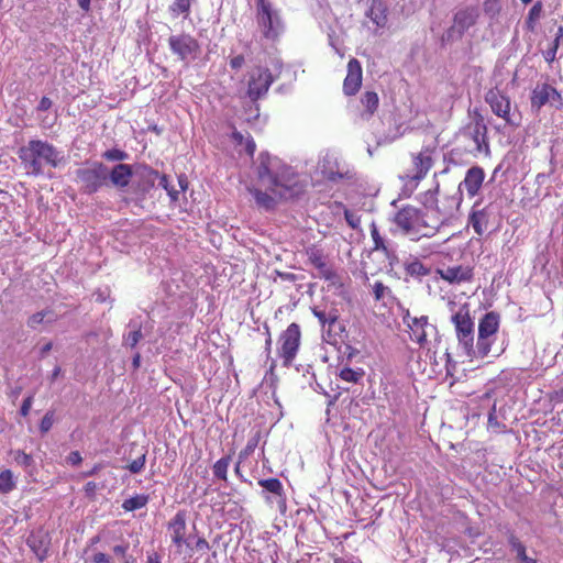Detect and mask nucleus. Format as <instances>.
Returning <instances> with one entry per match:
<instances>
[{"label": "nucleus", "instance_id": "obj_1", "mask_svg": "<svg viewBox=\"0 0 563 563\" xmlns=\"http://www.w3.org/2000/svg\"><path fill=\"white\" fill-rule=\"evenodd\" d=\"M439 189L440 184L437 181L433 189L423 194L421 202L424 209L407 205L396 212L394 223L410 240L418 241L422 238H431L443 224L444 220L439 216V210L432 208L437 202Z\"/></svg>", "mask_w": 563, "mask_h": 563}, {"label": "nucleus", "instance_id": "obj_2", "mask_svg": "<svg viewBox=\"0 0 563 563\" xmlns=\"http://www.w3.org/2000/svg\"><path fill=\"white\" fill-rule=\"evenodd\" d=\"M257 175L260 180L267 186L269 191L279 199L291 198L294 192L292 179L288 176L289 168L284 166L277 157L268 154H260Z\"/></svg>", "mask_w": 563, "mask_h": 563}, {"label": "nucleus", "instance_id": "obj_3", "mask_svg": "<svg viewBox=\"0 0 563 563\" xmlns=\"http://www.w3.org/2000/svg\"><path fill=\"white\" fill-rule=\"evenodd\" d=\"M18 155L27 173L33 176L43 174V163L57 167L60 162L56 148L48 142L41 140L29 141L25 146L20 147Z\"/></svg>", "mask_w": 563, "mask_h": 563}, {"label": "nucleus", "instance_id": "obj_4", "mask_svg": "<svg viewBox=\"0 0 563 563\" xmlns=\"http://www.w3.org/2000/svg\"><path fill=\"white\" fill-rule=\"evenodd\" d=\"M433 155L434 150L429 146L423 147L418 153H411V167L400 176L406 188H409L411 191L418 188L421 180L427 177L434 165Z\"/></svg>", "mask_w": 563, "mask_h": 563}, {"label": "nucleus", "instance_id": "obj_5", "mask_svg": "<svg viewBox=\"0 0 563 563\" xmlns=\"http://www.w3.org/2000/svg\"><path fill=\"white\" fill-rule=\"evenodd\" d=\"M451 322L454 325L459 344L463 346L467 355H475V324L467 302L457 307L451 316Z\"/></svg>", "mask_w": 563, "mask_h": 563}, {"label": "nucleus", "instance_id": "obj_6", "mask_svg": "<svg viewBox=\"0 0 563 563\" xmlns=\"http://www.w3.org/2000/svg\"><path fill=\"white\" fill-rule=\"evenodd\" d=\"M500 327V314L496 311L486 312L478 321V333L475 354L478 357H486L493 344L496 342V335Z\"/></svg>", "mask_w": 563, "mask_h": 563}, {"label": "nucleus", "instance_id": "obj_7", "mask_svg": "<svg viewBox=\"0 0 563 563\" xmlns=\"http://www.w3.org/2000/svg\"><path fill=\"white\" fill-rule=\"evenodd\" d=\"M277 354L283 360V366L289 367L296 360L301 345V329L296 322L290 323L278 336Z\"/></svg>", "mask_w": 563, "mask_h": 563}, {"label": "nucleus", "instance_id": "obj_8", "mask_svg": "<svg viewBox=\"0 0 563 563\" xmlns=\"http://www.w3.org/2000/svg\"><path fill=\"white\" fill-rule=\"evenodd\" d=\"M479 18L477 7L467 5L460 8L453 15L451 26L445 31L442 41L454 42L463 37L465 32L473 27Z\"/></svg>", "mask_w": 563, "mask_h": 563}, {"label": "nucleus", "instance_id": "obj_9", "mask_svg": "<svg viewBox=\"0 0 563 563\" xmlns=\"http://www.w3.org/2000/svg\"><path fill=\"white\" fill-rule=\"evenodd\" d=\"M256 21L266 40L275 41L279 36L282 22L267 0H257Z\"/></svg>", "mask_w": 563, "mask_h": 563}, {"label": "nucleus", "instance_id": "obj_10", "mask_svg": "<svg viewBox=\"0 0 563 563\" xmlns=\"http://www.w3.org/2000/svg\"><path fill=\"white\" fill-rule=\"evenodd\" d=\"M308 263L318 271V276L333 285L340 283V277L333 266L329 263L328 255L318 244H311L305 249Z\"/></svg>", "mask_w": 563, "mask_h": 563}, {"label": "nucleus", "instance_id": "obj_11", "mask_svg": "<svg viewBox=\"0 0 563 563\" xmlns=\"http://www.w3.org/2000/svg\"><path fill=\"white\" fill-rule=\"evenodd\" d=\"M76 176L84 191L93 194L107 184L108 168L102 163L96 162L89 167L79 168Z\"/></svg>", "mask_w": 563, "mask_h": 563}, {"label": "nucleus", "instance_id": "obj_12", "mask_svg": "<svg viewBox=\"0 0 563 563\" xmlns=\"http://www.w3.org/2000/svg\"><path fill=\"white\" fill-rule=\"evenodd\" d=\"M404 323L407 325L410 340L421 349L427 346L428 336L437 332V327L429 322L427 316L416 317L407 312L404 316Z\"/></svg>", "mask_w": 563, "mask_h": 563}, {"label": "nucleus", "instance_id": "obj_13", "mask_svg": "<svg viewBox=\"0 0 563 563\" xmlns=\"http://www.w3.org/2000/svg\"><path fill=\"white\" fill-rule=\"evenodd\" d=\"M485 101L489 104L493 113L505 120L508 125L519 126L520 122L514 120L511 115V100L501 90L498 88L489 89L485 95Z\"/></svg>", "mask_w": 563, "mask_h": 563}, {"label": "nucleus", "instance_id": "obj_14", "mask_svg": "<svg viewBox=\"0 0 563 563\" xmlns=\"http://www.w3.org/2000/svg\"><path fill=\"white\" fill-rule=\"evenodd\" d=\"M167 530L170 536L172 543L176 548L178 554L184 553V545L186 543L187 534V515L185 510H179L169 520Z\"/></svg>", "mask_w": 563, "mask_h": 563}, {"label": "nucleus", "instance_id": "obj_15", "mask_svg": "<svg viewBox=\"0 0 563 563\" xmlns=\"http://www.w3.org/2000/svg\"><path fill=\"white\" fill-rule=\"evenodd\" d=\"M168 44L170 51L181 60L195 57L200 48L198 41L189 34L172 35Z\"/></svg>", "mask_w": 563, "mask_h": 563}, {"label": "nucleus", "instance_id": "obj_16", "mask_svg": "<svg viewBox=\"0 0 563 563\" xmlns=\"http://www.w3.org/2000/svg\"><path fill=\"white\" fill-rule=\"evenodd\" d=\"M437 275L450 285L472 283L474 280V267L465 264L448 266L438 268Z\"/></svg>", "mask_w": 563, "mask_h": 563}, {"label": "nucleus", "instance_id": "obj_17", "mask_svg": "<svg viewBox=\"0 0 563 563\" xmlns=\"http://www.w3.org/2000/svg\"><path fill=\"white\" fill-rule=\"evenodd\" d=\"M273 81L274 78L271 70L268 68L258 67L249 81L247 93L250 98L253 100L260 99L268 91Z\"/></svg>", "mask_w": 563, "mask_h": 563}, {"label": "nucleus", "instance_id": "obj_18", "mask_svg": "<svg viewBox=\"0 0 563 563\" xmlns=\"http://www.w3.org/2000/svg\"><path fill=\"white\" fill-rule=\"evenodd\" d=\"M363 80V70L361 63L356 58H351L347 63V74L343 81V92L346 96H354L358 92Z\"/></svg>", "mask_w": 563, "mask_h": 563}, {"label": "nucleus", "instance_id": "obj_19", "mask_svg": "<svg viewBox=\"0 0 563 563\" xmlns=\"http://www.w3.org/2000/svg\"><path fill=\"white\" fill-rule=\"evenodd\" d=\"M467 134L475 144L478 153H488L489 144L487 140V126L484 120L478 115L473 123L467 126Z\"/></svg>", "mask_w": 563, "mask_h": 563}, {"label": "nucleus", "instance_id": "obj_20", "mask_svg": "<svg viewBox=\"0 0 563 563\" xmlns=\"http://www.w3.org/2000/svg\"><path fill=\"white\" fill-rule=\"evenodd\" d=\"M485 179V172L481 166H473L467 169L462 186L465 188L470 198L478 195Z\"/></svg>", "mask_w": 563, "mask_h": 563}, {"label": "nucleus", "instance_id": "obj_21", "mask_svg": "<svg viewBox=\"0 0 563 563\" xmlns=\"http://www.w3.org/2000/svg\"><path fill=\"white\" fill-rule=\"evenodd\" d=\"M26 543L40 562H43L48 556L51 539L47 533L41 530L32 532Z\"/></svg>", "mask_w": 563, "mask_h": 563}, {"label": "nucleus", "instance_id": "obj_22", "mask_svg": "<svg viewBox=\"0 0 563 563\" xmlns=\"http://www.w3.org/2000/svg\"><path fill=\"white\" fill-rule=\"evenodd\" d=\"M490 216L492 211L489 206L482 209L473 208L468 218V223L477 235L482 236L487 231Z\"/></svg>", "mask_w": 563, "mask_h": 563}, {"label": "nucleus", "instance_id": "obj_23", "mask_svg": "<svg viewBox=\"0 0 563 563\" xmlns=\"http://www.w3.org/2000/svg\"><path fill=\"white\" fill-rule=\"evenodd\" d=\"M133 176V170L131 165L120 163L115 165L110 173H108V179H110L111 184L117 188H125L129 186L131 178Z\"/></svg>", "mask_w": 563, "mask_h": 563}, {"label": "nucleus", "instance_id": "obj_24", "mask_svg": "<svg viewBox=\"0 0 563 563\" xmlns=\"http://www.w3.org/2000/svg\"><path fill=\"white\" fill-rule=\"evenodd\" d=\"M550 92H554V87L549 84L538 85L531 93V107L536 110H540L550 101Z\"/></svg>", "mask_w": 563, "mask_h": 563}, {"label": "nucleus", "instance_id": "obj_25", "mask_svg": "<svg viewBox=\"0 0 563 563\" xmlns=\"http://www.w3.org/2000/svg\"><path fill=\"white\" fill-rule=\"evenodd\" d=\"M262 439V430L260 428L253 427L251 429V437L243 450L239 453V464L247 460L257 448L260 441Z\"/></svg>", "mask_w": 563, "mask_h": 563}, {"label": "nucleus", "instance_id": "obj_26", "mask_svg": "<svg viewBox=\"0 0 563 563\" xmlns=\"http://www.w3.org/2000/svg\"><path fill=\"white\" fill-rule=\"evenodd\" d=\"M313 316L319 320L322 328L325 325L329 327V331L339 321V311L336 309H331L328 312L320 310L318 307H313L311 309Z\"/></svg>", "mask_w": 563, "mask_h": 563}, {"label": "nucleus", "instance_id": "obj_27", "mask_svg": "<svg viewBox=\"0 0 563 563\" xmlns=\"http://www.w3.org/2000/svg\"><path fill=\"white\" fill-rule=\"evenodd\" d=\"M137 174L142 181V184L140 186L142 187L143 191H148L151 188H153L155 185V181L159 177V173L148 166H142L140 168V170L137 172Z\"/></svg>", "mask_w": 563, "mask_h": 563}, {"label": "nucleus", "instance_id": "obj_28", "mask_svg": "<svg viewBox=\"0 0 563 563\" xmlns=\"http://www.w3.org/2000/svg\"><path fill=\"white\" fill-rule=\"evenodd\" d=\"M405 273L411 277L420 278L430 274V268L427 267L420 260L415 258L404 265Z\"/></svg>", "mask_w": 563, "mask_h": 563}, {"label": "nucleus", "instance_id": "obj_29", "mask_svg": "<svg viewBox=\"0 0 563 563\" xmlns=\"http://www.w3.org/2000/svg\"><path fill=\"white\" fill-rule=\"evenodd\" d=\"M338 376L346 383L358 384L365 376V371L362 367L351 368L343 366Z\"/></svg>", "mask_w": 563, "mask_h": 563}, {"label": "nucleus", "instance_id": "obj_30", "mask_svg": "<svg viewBox=\"0 0 563 563\" xmlns=\"http://www.w3.org/2000/svg\"><path fill=\"white\" fill-rule=\"evenodd\" d=\"M563 38V26L560 25L556 30L554 40L550 43L549 47L543 51V57L548 64H552L556 58V53L560 46V43Z\"/></svg>", "mask_w": 563, "mask_h": 563}, {"label": "nucleus", "instance_id": "obj_31", "mask_svg": "<svg viewBox=\"0 0 563 563\" xmlns=\"http://www.w3.org/2000/svg\"><path fill=\"white\" fill-rule=\"evenodd\" d=\"M543 11V4L541 1H537L530 8L527 19H526V27L528 31L533 32L536 30L537 23L540 20Z\"/></svg>", "mask_w": 563, "mask_h": 563}, {"label": "nucleus", "instance_id": "obj_32", "mask_svg": "<svg viewBox=\"0 0 563 563\" xmlns=\"http://www.w3.org/2000/svg\"><path fill=\"white\" fill-rule=\"evenodd\" d=\"M361 103L365 108L366 114L372 117L379 104L378 95L375 91H366L361 98Z\"/></svg>", "mask_w": 563, "mask_h": 563}, {"label": "nucleus", "instance_id": "obj_33", "mask_svg": "<svg viewBox=\"0 0 563 563\" xmlns=\"http://www.w3.org/2000/svg\"><path fill=\"white\" fill-rule=\"evenodd\" d=\"M232 456L228 454L220 460H218L212 467L214 477L227 482L228 481V468L230 466Z\"/></svg>", "mask_w": 563, "mask_h": 563}, {"label": "nucleus", "instance_id": "obj_34", "mask_svg": "<svg viewBox=\"0 0 563 563\" xmlns=\"http://www.w3.org/2000/svg\"><path fill=\"white\" fill-rule=\"evenodd\" d=\"M258 207L271 210L275 207V198L260 189H250Z\"/></svg>", "mask_w": 563, "mask_h": 563}, {"label": "nucleus", "instance_id": "obj_35", "mask_svg": "<svg viewBox=\"0 0 563 563\" xmlns=\"http://www.w3.org/2000/svg\"><path fill=\"white\" fill-rule=\"evenodd\" d=\"M258 485L278 497L284 496V487L278 478L272 477L266 479H260Z\"/></svg>", "mask_w": 563, "mask_h": 563}, {"label": "nucleus", "instance_id": "obj_36", "mask_svg": "<svg viewBox=\"0 0 563 563\" xmlns=\"http://www.w3.org/2000/svg\"><path fill=\"white\" fill-rule=\"evenodd\" d=\"M508 543L511 550L517 553V559L519 561L523 562L529 558L527 555L526 545L518 539V537L514 532L509 533Z\"/></svg>", "mask_w": 563, "mask_h": 563}, {"label": "nucleus", "instance_id": "obj_37", "mask_svg": "<svg viewBox=\"0 0 563 563\" xmlns=\"http://www.w3.org/2000/svg\"><path fill=\"white\" fill-rule=\"evenodd\" d=\"M192 1L194 0H175L169 7V11L174 16L183 14L186 19L189 16Z\"/></svg>", "mask_w": 563, "mask_h": 563}, {"label": "nucleus", "instance_id": "obj_38", "mask_svg": "<svg viewBox=\"0 0 563 563\" xmlns=\"http://www.w3.org/2000/svg\"><path fill=\"white\" fill-rule=\"evenodd\" d=\"M15 488V481L13 473L10 470H3L0 472V493L9 494Z\"/></svg>", "mask_w": 563, "mask_h": 563}, {"label": "nucleus", "instance_id": "obj_39", "mask_svg": "<svg viewBox=\"0 0 563 563\" xmlns=\"http://www.w3.org/2000/svg\"><path fill=\"white\" fill-rule=\"evenodd\" d=\"M148 501V497L145 495H136L128 498L123 501L122 507L126 511H133L143 508Z\"/></svg>", "mask_w": 563, "mask_h": 563}, {"label": "nucleus", "instance_id": "obj_40", "mask_svg": "<svg viewBox=\"0 0 563 563\" xmlns=\"http://www.w3.org/2000/svg\"><path fill=\"white\" fill-rule=\"evenodd\" d=\"M371 236L373 239V243H374V247L373 249L375 251H382L384 253L388 252V247L385 244L384 239L380 236L379 231H378V229H377L375 223L371 224Z\"/></svg>", "mask_w": 563, "mask_h": 563}, {"label": "nucleus", "instance_id": "obj_41", "mask_svg": "<svg viewBox=\"0 0 563 563\" xmlns=\"http://www.w3.org/2000/svg\"><path fill=\"white\" fill-rule=\"evenodd\" d=\"M112 552L117 556H121L123 559L122 563H136V559L133 555L128 554V552H129L128 543H120V544L114 545L112 548Z\"/></svg>", "mask_w": 563, "mask_h": 563}, {"label": "nucleus", "instance_id": "obj_42", "mask_svg": "<svg viewBox=\"0 0 563 563\" xmlns=\"http://www.w3.org/2000/svg\"><path fill=\"white\" fill-rule=\"evenodd\" d=\"M11 454L13 455L14 462L18 465H21L23 467H30L34 460L31 454L25 453L22 450L11 451Z\"/></svg>", "mask_w": 563, "mask_h": 563}, {"label": "nucleus", "instance_id": "obj_43", "mask_svg": "<svg viewBox=\"0 0 563 563\" xmlns=\"http://www.w3.org/2000/svg\"><path fill=\"white\" fill-rule=\"evenodd\" d=\"M483 10L485 14L494 18L500 13V0H484Z\"/></svg>", "mask_w": 563, "mask_h": 563}, {"label": "nucleus", "instance_id": "obj_44", "mask_svg": "<svg viewBox=\"0 0 563 563\" xmlns=\"http://www.w3.org/2000/svg\"><path fill=\"white\" fill-rule=\"evenodd\" d=\"M86 563H113L110 554L93 550L91 555L86 560Z\"/></svg>", "mask_w": 563, "mask_h": 563}, {"label": "nucleus", "instance_id": "obj_45", "mask_svg": "<svg viewBox=\"0 0 563 563\" xmlns=\"http://www.w3.org/2000/svg\"><path fill=\"white\" fill-rule=\"evenodd\" d=\"M102 157L106 158L107 161H111V162H114V161L121 162L128 157V154L122 150L112 148V150L106 151L102 154Z\"/></svg>", "mask_w": 563, "mask_h": 563}, {"label": "nucleus", "instance_id": "obj_46", "mask_svg": "<svg viewBox=\"0 0 563 563\" xmlns=\"http://www.w3.org/2000/svg\"><path fill=\"white\" fill-rule=\"evenodd\" d=\"M145 462H146V454L143 453L141 454L137 459L133 460L131 463H129L126 465V468L132 473V474H137L140 473L144 466H145Z\"/></svg>", "mask_w": 563, "mask_h": 563}, {"label": "nucleus", "instance_id": "obj_47", "mask_svg": "<svg viewBox=\"0 0 563 563\" xmlns=\"http://www.w3.org/2000/svg\"><path fill=\"white\" fill-rule=\"evenodd\" d=\"M53 313L52 310H43V311H38L36 313H33L29 319H27V325L32 329H35L38 324H41L43 321H44V318L48 314Z\"/></svg>", "mask_w": 563, "mask_h": 563}, {"label": "nucleus", "instance_id": "obj_48", "mask_svg": "<svg viewBox=\"0 0 563 563\" xmlns=\"http://www.w3.org/2000/svg\"><path fill=\"white\" fill-rule=\"evenodd\" d=\"M53 423H54V411L53 410H48L44 415V417L42 418V420L40 422V431L43 434L47 433L52 429Z\"/></svg>", "mask_w": 563, "mask_h": 563}, {"label": "nucleus", "instance_id": "obj_49", "mask_svg": "<svg viewBox=\"0 0 563 563\" xmlns=\"http://www.w3.org/2000/svg\"><path fill=\"white\" fill-rule=\"evenodd\" d=\"M157 180L158 185L168 192L172 200H177L178 191L175 190L173 187H169L168 177L165 174H159Z\"/></svg>", "mask_w": 563, "mask_h": 563}, {"label": "nucleus", "instance_id": "obj_50", "mask_svg": "<svg viewBox=\"0 0 563 563\" xmlns=\"http://www.w3.org/2000/svg\"><path fill=\"white\" fill-rule=\"evenodd\" d=\"M210 550V544L203 537H197L195 539V552H198L200 554L206 553Z\"/></svg>", "mask_w": 563, "mask_h": 563}, {"label": "nucleus", "instance_id": "obj_51", "mask_svg": "<svg viewBox=\"0 0 563 563\" xmlns=\"http://www.w3.org/2000/svg\"><path fill=\"white\" fill-rule=\"evenodd\" d=\"M33 399H34V394H30L27 397H25V399L23 400L22 405H21V408H20V415L22 417H27L30 411H31V408H32V405H33Z\"/></svg>", "mask_w": 563, "mask_h": 563}, {"label": "nucleus", "instance_id": "obj_52", "mask_svg": "<svg viewBox=\"0 0 563 563\" xmlns=\"http://www.w3.org/2000/svg\"><path fill=\"white\" fill-rule=\"evenodd\" d=\"M142 339L141 327H137L134 331L128 334L126 341L131 347H135Z\"/></svg>", "mask_w": 563, "mask_h": 563}, {"label": "nucleus", "instance_id": "obj_53", "mask_svg": "<svg viewBox=\"0 0 563 563\" xmlns=\"http://www.w3.org/2000/svg\"><path fill=\"white\" fill-rule=\"evenodd\" d=\"M344 218L352 229H356L360 225V217L347 209L344 210Z\"/></svg>", "mask_w": 563, "mask_h": 563}, {"label": "nucleus", "instance_id": "obj_54", "mask_svg": "<svg viewBox=\"0 0 563 563\" xmlns=\"http://www.w3.org/2000/svg\"><path fill=\"white\" fill-rule=\"evenodd\" d=\"M373 14H374V7L371 8L368 16H371V19L377 26L383 27L386 25L387 15L385 14V11H383L380 14H376L375 16H373Z\"/></svg>", "mask_w": 563, "mask_h": 563}, {"label": "nucleus", "instance_id": "obj_55", "mask_svg": "<svg viewBox=\"0 0 563 563\" xmlns=\"http://www.w3.org/2000/svg\"><path fill=\"white\" fill-rule=\"evenodd\" d=\"M386 290H388V288L382 282H376L373 285V294H374L375 300H377V301L382 300L384 298Z\"/></svg>", "mask_w": 563, "mask_h": 563}, {"label": "nucleus", "instance_id": "obj_56", "mask_svg": "<svg viewBox=\"0 0 563 563\" xmlns=\"http://www.w3.org/2000/svg\"><path fill=\"white\" fill-rule=\"evenodd\" d=\"M191 536L186 537V543L184 545V559H191L195 553V544L191 545Z\"/></svg>", "mask_w": 563, "mask_h": 563}, {"label": "nucleus", "instance_id": "obj_57", "mask_svg": "<svg viewBox=\"0 0 563 563\" xmlns=\"http://www.w3.org/2000/svg\"><path fill=\"white\" fill-rule=\"evenodd\" d=\"M244 145L246 154L252 157L255 153L256 144L250 134L246 136Z\"/></svg>", "mask_w": 563, "mask_h": 563}, {"label": "nucleus", "instance_id": "obj_58", "mask_svg": "<svg viewBox=\"0 0 563 563\" xmlns=\"http://www.w3.org/2000/svg\"><path fill=\"white\" fill-rule=\"evenodd\" d=\"M245 63V58L242 54L236 55L230 59V67L232 69H240Z\"/></svg>", "mask_w": 563, "mask_h": 563}, {"label": "nucleus", "instance_id": "obj_59", "mask_svg": "<svg viewBox=\"0 0 563 563\" xmlns=\"http://www.w3.org/2000/svg\"><path fill=\"white\" fill-rule=\"evenodd\" d=\"M52 107V100L48 97H42L38 102L37 110L38 111H47Z\"/></svg>", "mask_w": 563, "mask_h": 563}, {"label": "nucleus", "instance_id": "obj_60", "mask_svg": "<svg viewBox=\"0 0 563 563\" xmlns=\"http://www.w3.org/2000/svg\"><path fill=\"white\" fill-rule=\"evenodd\" d=\"M231 139L238 145H242L245 143L246 137L239 131H233L231 134Z\"/></svg>", "mask_w": 563, "mask_h": 563}, {"label": "nucleus", "instance_id": "obj_61", "mask_svg": "<svg viewBox=\"0 0 563 563\" xmlns=\"http://www.w3.org/2000/svg\"><path fill=\"white\" fill-rule=\"evenodd\" d=\"M68 461L69 463H71L73 465H78L81 463L82 459H81V455L78 451H73L70 452V454L68 455Z\"/></svg>", "mask_w": 563, "mask_h": 563}, {"label": "nucleus", "instance_id": "obj_62", "mask_svg": "<svg viewBox=\"0 0 563 563\" xmlns=\"http://www.w3.org/2000/svg\"><path fill=\"white\" fill-rule=\"evenodd\" d=\"M146 563H161V555L155 551L147 553Z\"/></svg>", "mask_w": 563, "mask_h": 563}, {"label": "nucleus", "instance_id": "obj_63", "mask_svg": "<svg viewBox=\"0 0 563 563\" xmlns=\"http://www.w3.org/2000/svg\"><path fill=\"white\" fill-rule=\"evenodd\" d=\"M84 489H85L87 495H92V494H95V492L97 489V484L95 482H88L85 485Z\"/></svg>", "mask_w": 563, "mask_h": 563}, {"label": "nucleus", "instance_id": "obj_64", "mask_svg": "<svg viewBox=\"0 0 563 563\" xmlns=\"http://www.w3.org/2000/svg\"><path fill=\"white\" fill-rule=\"evenodd\" d=\"M100 541H101V537H100L99 534L93 536V537L89 540V544H88V547H87V549H86V552H88V551H91V552H92V551H93V550H92V547H93V545H96L97 543H99Z\"/></svg>", "mask_w": 563, "mask_h": 563}]
</instances>
